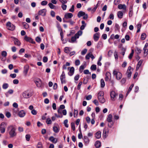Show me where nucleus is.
<instances>
[{
    "mask_svg": "<svg viewBox=\"0 0 148 148\" xmlns=\"http://www.w3.org/2000/svg\"><path fill=\"white\" fill-rule=\"evenodd\" d=\"M101 88H103L105 86V83L103 79L101 80Z\"/></svg>",
    "mask_w": 148,
    "mask_h": 148,
    "instance_id": "obj_36",
    "label": "nucleus"
},
{
    "mask_svg": "<svg viewBox=\"0 0 148 148\" xmlns=\"http://www.w3.org/2000/svg\"><path fill=\"white\" fill-rule=\"evenodd\" d=\"M143 62V60H140L138 62L136 67V70H138L140 66L141 65L142 62Z\"/></svg>",
    "mask_w": 148,
    "mask_h": 148,
    "instance_id": "obj_21",
    "label": "nucleus"
},
{
    "mask_svg": "<svg viewBox=\"0 0 148 148\" xmlns=\"http://www.w3.org/2000/svg\"><path fill=\"white\" fill-rule=\"evenodd\" d=\"M26 114L25 112L23 110H21L19 112V116L21 117H23L25 116Z\"/></svg>",
    "mask_w": 148,
    "mask_h": 148,
    "instance_id": "obj_12",
    "label": "nucleus"
},
{
    "mask_svg": "<svg viewBox=\"0 0 148 148\" xmlns=\"http://www.w3.org/2000/svg\"><path fill=\"white\" fill-rule=\"evenodd\" d=\"M99 102L102 103H104L105 101V99L103 97H101L100 98H98Z\"/></svg>",
    "mask_w": 148,
    "mask_h": 148,
    "instance_id": "obj_25",
    "label": "nucleus"
},
{
    "mask_svg": "<svg viewBox=\"0 0 148 148\" xmlns=\"http://www.w3.org/2000/svg\"><path fill=\"white\" fill-rule=\"evenodd\" d=\"M78 111L77 110H74V117H77V116L78 114Z\"/></svg>",
    "mask_w": 148,
    "mask_h": 148,
    "instance_id": "obj_43",
    "label": "nucleus"
},
{
    "mask_svg": "<svg viewBox=\"0 0 148 148\" xmlns=\"http://www.w3.org/2000/svg\"><path fill=\"white\" fill-rule=\"evenodd\" d=\"M86 67V65L85 64L82 65H81L79 67V72L80 73H82Z\"/></svg>",
    "mask_w": 148,
    "mask_h": 148,
    "instance_id": "obj_26",
    "label": "nucleus"
},
{
    "mask_svg": "<svg viewBox=\"0 0 148 148\" xmlns=\"http://www.w3.org/2000/svg\"><path fill=\"white\" fill-rule=\"evenodd\" d=\"M82 25L80 27V29L81 30H83L84 29L85 27L86 26V23H85V22L84 21H82Z\"/></svg>",
    "mask_w": 148,
    "mask_h": 148,
    "instance_id": "obj_16",
    "label": "nucleus"
},
{
    "mask_svg": "<svg viewBox=\"0 0 148 148\" xmlns=\"http://www.w3.org/2000/svg\"><path fill=\"white\" fill-rule=\"evenodd\" d=\"M24 39L27 42H28L33 44L35 43V42L33 41V40L31 38L28 37L27 36H25Z\"/></svg>",
    "mask_w": 148,
    "mask_h": 148,
    "instance_id": "obj_6",
    "label": "nucleus"
},
{
    "mask_svg": "<svg viewBox=\"0 0 148 148\" xmlns=\"http://www.w3.org/2000/svg\"><path fill=\"white\" fill-rule=\"evenodd\" d=\"M31 113L32 114L34 115H35L37 114V111L34 109L32 110L31 111Z\"/></svg>",
    "mask_w": 148,
    "mask_h": 148,
    "instance_id": "obj_63",
    "label": "nucleus"
},
{
    "mask_svg": "<svg viewBox=\"0 0 148 148\" xmlns=\"http://www.w3.org/2000/svg\"><path fill=\"white\" fill-rule=\"evenodd\" d=\"M130 11L129 12V16L131 17L132 15L133 11H132V7H130Z\"/></svg>",
    "mask_w": 148,
    "mask_h": 148,
    "instance_id": "obj_34",
    "label": "nucleus"
},
{
    "mask_svg": "<svg viewBox=\"0 0 148 148\" xmlns=\"http://www.w3.org/2000/svg\"><path fill=\"white\" fill-rule=\"evenodd\" d=\"M84 140L85 145H87L89 142V140L88 137L85 136L84 137Z\"/></svg>",
    "mask_w": 148,
    "mask_h": 148,
    "instance_id": "obj_15",
    "label": "nucleus"
},
{
    "mask_svg": "<svg viewBox=\"0 0 148 148\" xmlns=\"http://www.w3.org/2000/svg\"><path fill=\"white\" fill-rule=\"evenodd\" d=\"M93 102L96 106H98L99 105L98 101L96 99L94 100L93 101Z\"/></svg>",
    "mask_w": 148,
    "mask_h": 148,
    "instance_id": "obj_61",
    "label": "nucleus"
},
{
    "mask_svg": "<svg viewBox=\"0 0 148 148\" xmlns=\"http://www.w3.org/2000/svg\"><path fill=\"white\" fill-rule=\"evenodd\" d=\"M105 77V81H110L111 79V75H106Z\"/></svg>",
    "mask_w": 148,
    "mask_h": 148,
    "instance_id": "obj_28",
    "label": "nucleus"
},
{
    "mask_svg": "<svg viewBox=\"0 0 148 148\" xmlns=\"http://www.w3.org/2000/svg\"><path fill=\"white\" fill-rule=\"evenodd\" d=\"M118 8L119 9H123L125 10H126V7L125 4H119L118 5Z\"/></svg>",
    "mask_w": 148,
    "mask_h": 148,
    "instance_id": "obj_13",
    "label": "nucleus"
},
{
    "mask_svg": "<svg viewBox=\"0 0 148 148\" xmlns=\"http://www.w3.org/2000/svg\"><path fill=\"white\" fill-rule=\"evenodd\" d=\"M104 95V93L102 91H100L98 95V98H99L101 97H103Z\"/></svg>",
    "mask_w": 148,
    "mask_h": 148,
    "instance_id": "obj_33",
    "label": "nucleus"
},
{
    "mask_svg": "<svg viewBox=\"0 0 148 148\" xmlns=\"http://www.w3.org/2000/svg\"><path fill=\"white\" fill-rule=\"evenodd\" d=\"M33 91L31 90H27L24 91L22 93V96L24 98L28 99L33 95Z\"/></svg>",
    "mask_w": 148,
    "mask_h": 148,
    "instance_id": "obj_2",
    "label": "nucleus"
},
{
    "mask_svg": "<svg viewBox=\"0 0 148 148\" xmlns=\"http://www.w3.org/2000/svg\"><path fill=\"white\" fill-rule=\"evenodd\" d=\"M91 56V53H88L86 56L85 58L87 60L89 59Z\"/></svg>",
    "mask_w": 148,
    "mask_h": 148,
    "instance_id": "obj_49",
    "label": "nucleus"
},
{
    "mask_svg": "<svg viewBox=\"0 0 148 148\" xmlns=\"http://www.w3.org/2000/svg\"><path fill=\"white\" fill-rule=\"evenodd\" d=\"M114 56L115 57V58L116 60H117L118 58V56L117 54V53L116 51L114 52Z\"/></svg>",
    "mask_w": 148,
    "mask_h": 148,
    "instance_id": "obj_53",
    "label": "nucleus"
},
{
    "mask_svg": "<svg viewBox=\"0 0 148 148\" xmlns=\"http://www.w3.org/2000/svg\"><path fill=\"white\" fill-rule=\"evenodd\" d=\"M85 12L82 11H81L79 12L77 14V16L79 18H80L81 16H83L85 15Z\"/></svg>",
    "mask_w": 148,
    "mask_h": 148,
    "instance_id": "obj_24",
    "label": "nucleus"
},
{
    "mask_svg": "<svg viewBox=\"0 0 148 148\" xmlns=\"http://www.w3.org/2000/svg\"><path fill=\"white\" fill-rule=\"evenodd\" d=\"M143 50L144 51V55L145 56H146L147 54V53L148 52V49L147 48H143Z\"/></svg>",
    "mask_w": 148,
    "mask_h": 148,
    "instance_id": "obj_45",
    "label": "nucleus"
},
{
    "mask_svg": "<svg viewBox=\"0 0 148 148\" xmlns=\"http://www.w3.org/2000/svg\"><path fill=\"white\" fill-rule=\"evenodd\" d=\"M65 75H61L60 76V79L62 84L65 82Z\"/></svg>",
    "mask_w": 148,
    "mask_h": 148,
    "instance_id": "obj_19",
    "label": "nucleus"
},
{
    "mask_svg": "<svg viewBox=\"0 0 148 148\" xmlns=\"http://www.w3.org/2000/svg\"><path fill=\"white\" fill-rule=\"evenodd\" d=\"M108 131L106 130V129H104L103 130V136H104L105 138H106L108 136Z\"/></svg>",
    "mask_w": 148,
    "mask_h": 148,
    "instance_id": "obj_30",
    "label": "nucleus"
},
{
    "mask_svg": "<svg viewBox=\"0 0 148 148\" xmlns=\"http://www.w3.org/2000/svg\"><path fill=\"white\" fill-rule=\"evenodd\" d=\"M68 121V120L67 119H66L64 121V124L66 127H69V125L67 124Z\"/></svg>",
    "mask_w": 148,
    "mask_h": 148,
    "instance_id": "obj_48",
    "label": "nucleus"
},
{
    "mask_svg": "<svg viewBox=\"0 0 148 148\" xmlns=\"http://www.w3.org/2000/svg\"><path fill=\"white\" fill-rule=\"evenodd\" d=\"M114 124V122L113 121H110L108 122V125L109 127H112L113 126Z\"/></svg>",
    "mask_w": 148,
    "mask_h": 148,
    "instance_id": "obj_20",
    "label": "nucleus"
},
{
    "mask_svg": "<svg viewBox=\"0 0 148 148\" xmlns=\"http://www.w3.org/2000/svg\"><path fill=\"white\" fill-rule=\"evenodd\" d=\"M74 5H73L72 6V7H71V8H70L69 10V11L71 12H73L74 11Z\"/></svg>",
    "mask_w": 148,
    "mask_h": 148,
    "instance_id": "obj_59",
    "label": "nucleus"
},
{
    "mask_svg": "<svg viewBox=\"0 0 148 148\" xmlns=\"http://www.w3.org/2000/svg\"><path fill=\"white\" fill-rule=\"evenodd\" d=\"M97 69V66L95 64L92 65L90 67V69L92 71L96 70Z\"/></svg>",
    "mask_w": 148,
    "mask_h": 148,
    "instance_id": "obj_38",
    "label": "nucleus"
},
{
    "mask_svg": "<svg viewBox=\"0 0 148 148\" xmlns=\"http://www.w3.org/2000/svg\"><path fill=\"white\" fill-rule=\"evenodd\" d=\"M117 15L118 18L121 19L123 17V14L122 12L119 11L118 12Z\"/></svg>",
    "mask_w": 148,
    "mask_h": 148,
    "instance_id": "obj_18",
    "label": "nucleus"
},
{
    "mask_svg": "<svg viewBox=\"0 0 148 148\" xmlns=\"http://www.w3.org/2000/svg\"><path fill=\"white\" fill-rule=\"evenodd\" d=\"M64 52L66 53H68L69 52V48L68 47H65L64 49Z\"/></svg>",
    "mask_w": 148,
    "mask_h": 148,
    "instance_id": "obj_54",
    "label": "nucleus"
},
{
    "mask_svg": "<svg viewBox=\"0 0 148 148\" xmlns=\"http://www.w3.org/2000/svg\"><path fill=\"white\" fill-rule=\"evenodd\" d=\"M8 84L7 83H4L2 86V88L4 89H7L8 87Z\"/></svg>",
    "mask_w": 148,
    "mask_h": 148,
    "instance_id": "obj_39",
    "label": "nucleus"
},
{
    "mask_svg": "<svg viewBox=\"0 0 148 148\" xmlns=\"http://www.w3.org/2000/svg\"><path fill=\"white\" fill-rule=\"evenodd\" d=\"M134 86V84H132L130 86V87L129 88L128 90L127 91V94L126 95V96L127 95H128L129 93V92L131 91V90H132V88Z\"/></svg>",
    "mask_w": 148,
    "mask_h": 148,
    "instance_id": "obj_31",
    "label": "nucleus"
},
{
    "mask_svg": "<svg viewBox=\"0 0 148 148\" xmlns=\"http://www.w3.org/2000/svg\"><path fill=\"white\" fill-rule=\"evenodd\" d=\"M7 125V124L5 122H2L0 125V131L1 132L4 133L5 131V128Z\"/></svg>",
    "mask_w": 148,
    "mask_h": 148,
    "instance_id": "obj_4",
    "label": "nucleus"
},
{
    "mask_svg": "<svg viewBox=\"0 0 148 148\" xmlns=\"http://www.w3.org/2000/svg\"><path fill=\"white\" fill-rule=\"evenodd\" d=\"M46 123L47 124H51V121L50 118H48L47 119Z\"/></svg>",
    "mask_w": 148,
    "mask_h": 148,
    "instance_id": "obj_47",
    "label": "nucleus"
},
{
    "mask_svg": "<svg viewBox=\"0 0 148 148\" xmlns=\"http://www.w3.org/2000/svg\"><path fill=\"white\" fill-rule=\"evenodd\" d=\"M112 114H109L108 115V118L107 119V122L112 121Z\"/></svg>",
    "mask_w": 148,
    "mask_h": 148,
    "instance_id": "obj_32",
    "label": "nucleus"
},
{
    "mask_svg": "<svg viewBox=\"0 0 148 148\" xmlns=\"http://www.w3.org/2000/svg\"><path fill=\"white\" fill-rule=\"evenodd\" d=\"M48 3L46 1H43L41 2V4L42 5H46Z\"/></svg>",
    "mask_w": 148,
    "mask_h": 148,
    "instance_id": "obj_52",
    "label": "nucleus"
},
{
    "mask_svg": "<svg viewBox=\"0 0 148 148\" xmlns=\"http://www.w3.org/2000/svg\"><path fill=\"white\" fill-rule=\"evenodd\" d=\"M61 7L63 10H65L67 8V6L66 5L62 4L61 5Z\"/></svg>",
    "mask_w": 148,
    "mask_h": 148,
    "instance_id": "obj_62",
    "label": "nucleus"
},
{
    "mask_svg": "<svg viewBox=\"0 0 148 148\" xmlns=\"http://www.w3.org/2000/svg\"><path fill=\"white\" fill-rule=\"evenodd\" d=\"M49 140L53 143H56L58 141V139L53 136H51L49 138Z\"/></svg>",
    "mask_w": 148,
    "mask_h": 148,
    "instance_id": "obj_10",
    "label": "nucleus"
},
{
    "mask_svg": "<svg viewBox=\"0 0 148 148\" xmlns=\"http://www.w3.org/2000/svg\"><path fill=\"white\" fill-rule=\"evenodd\" d=\"M13 92V90L12 89H10L7 92L5 95H7L8 93L10 94H12Z\"/></svg>",
    "mask_w": 148,
    "mask_h": 148,
    "instance_id": "obj_55",
    "label": "nucleus"
},
{
    "mask_svg": "<svg viewBox=\"0 0 148 148\" xmlns=\"http://www.w3.org/2000/svg\"><path fill=\"white\" fill-rule=\"evenodd\" d=\"M136 53L137 54H140L141 52V49H140L137 48V49H136Z\"/></svg>",
    "mask_w": 148,
    "mask_h": 148,
    "instance_id": "obj_60",
    "label": "nucleus"
},
{
    "mask_svg": "<svg viewBox=\"0 0 148 148\" xmlns=\"http://www.w3.org/2000/svg\"><path fill=\"white\" fill-rule=\"evenodd\" d=\"M82 33L83 32L82 31L79 30L75 34L74 37H75L76 39L78 38L79 36L82 34Z\"/></svg>",
    "mask_w": 148,
    "mask_h": 148,
    "instance_id": "obj_14",
    "label": "nucleus"
},
{
    "mask_svg": "<svg viewBox=\"0 0 148 148\" xmlns=\"http://www.w3.org/2000/svg\"><path fill=\"white\" fill-rule=\"evenodd\" d=\"M16 126L14 125H10L7 127V131L11 138L15 137L17 135Z\"/></svg>",
    "mask_w": 148,
    "mask_h": 148,
    "instance_id": "obj_1",
    "label": "nucleus"
},
{
    "mask_svg": "<svg viewBox=\"0 0 148 148\" xmlns=\"http://www.w3.org/2000/svg\"><path fill=\"white\" fill-rule=\"evenodd\" d=\"M110 95L111 100L114 101L115 100L116 97L118 95V94L114 91H112L110 92Z\"/></svg>",
    "mask_w": 148,
    "mask_h": 148,
    "instance_id": "obj_5",
    "label": "nucleus"
},
{
    "mask_svg": "<svg viewBox=\"0 0 148 148\" xmlns=\"http://www.w3.org/2000/svg\"><path fill=\"white\" fill-rule=\"evenodd\" d=\"M134 51L133 50H132V52L131 53H130L129 56V58L130 59H131L133 56V54H134Z\"/></svg>",
    "mask_w": 148,
    "mask_h": 148,
    "instance_id": "obj_46",
    "label": "nucleus"
},
{
    "mask_svg": "<svg viewBox=\"0 0 148 148\" xmlns=\"http://www.w3.org/2000/svg\"><path fill=\"white\" fill-rule=\"evenodd\" d=\"M70 69L69 72L71 74H73L74 72V68L73 67H72L71 68L69 67L68 69Z\"/></svg>",
    "mask_w": 148,
    "mask_h": 148,
    "instance_id": "obj_40",
    "label": "nucleus"
},
{
    "mask_svg": "<svg viewBox=\"0 0 148 148\" xmlns=\"http://www.w3.org/2000/svg\"><path fill=\"white\" fill-rule=\"evenodd\" d=\"M48 5L49 6V7L51 8V9H53L55 5H53L52 3H49L48 4Z\"/></svg>",
    "mask_w": 148,
    "mask_h": 148,
    "instance_id": "obj_58",
    "label": "nucleus"
},
{
    "mask_svg": "<svg viewBox=\"0 0 148 148\" xmlns=\"http://www.w3.org/2000/svg\"><path fill=\"white\" fill-rule=\"evenodd\" d=\"M87 50L86 49H85L83 50L81 52V54L82 55H84L86 53Z\"/></svg>",
    "mask_w": 148,
    "mask_h": 148,
    "instance_id": "obj_56",
    "label": "nucleus"
},
{
    "mask_svg": "<svg viewBox=\"0 0 148 148\" xmlns=\"http://www.w3.org/2000/svg\"><path fill=\"white\" fill-rule=\"evenodd\" d=\"M53 130L54 132L56 133L60 131L59 127L56 126L53 127Z\"/></svg>",
    "mask_w": 148,
    "mask_h": 148,
    "instance_id": "obj_22",
    "label": "nucleus"
},
{
    "mask_svg": "<svg viewBox=\"0 0 148 148\" xmlns=\"http://www.w3.org/2000/svg\"><path fill=\"white\" fill-rule=\"evenodd\" d=\"M46 10L45 9H44L39 11L38 14L39 15L44 16L46 15Z\"/></svg>",
    "mask_w": 148,
    "mask_h": 148,
    "instance_id": "obj_9",
    "label": "nucleus"
},
{
    "mask_svg": "<svg viewBox=\"0 0 148 148\" xmlns=\"http://www.w3.org/2000/svg\"><path fill=\"white\" fill-rule=\"evenodd\" d=\"M100 34L99 32H97L93 35V39L95 41H97L99 38Z\"/></svg>",
    "mask_w": 148,
    "mask_h": 148,
    "instance_id": "obj_8",
    "label": "nucleus"
},
{
    "mask_svg": "<svg viewBox=\"0 0 148 148\" xmlns=\"http://www.w3.org/2000/svg\"><path fill=\"white\" fill-rule=\"evenodd\" d=\"M95 145L96 147L99 148L101 147V143L99 141H97L95 143Z\"/></svg>",
    "mask_w": 148,
    "mask_h": 148,
    "instance_id": "obj_27",
    "label": "nucleus"
},
{
    "mask_svg": "<svg viewBox=\"0 0 148 148\" xmlns=\"http://www.w3.org/2000/svg\"><path fill=\"white\" fill-rule=\"evenodd\" d=\"M31 136L29 134H27L25 136L26 140L27 141H29L30 140Z\"/></svg>",
    "mask_w": 148,
    "mask_h": 148,
    "instance_id": "obj_51",
    "label": "nucleus"
},
{
    "mask_svg": "<svg viewBox=\"0 0 148 148\" xmlns=\"http://www.w3.org/2000/svg\"><path fill=\"white\" fill-rule=\"evenodd\" d=\"M76 38H75V37L74 36H73L71 38V40H69V42H70L73 43L76 41Z\"/></svg>",
    "mask_w": 148,
    "mask_h": 148,
    "instance_id": "obj_37",
    "label": "nucleus"
},
{
    "mask_svg": "<svg viewBox=\"0 0 148 148\" xmlns=\"http://www.w3.org/2000/svg\"><path fill=\"white\" fill-rule=\"evenodd\" d=\"M57 27L59 31L63 32V31L62 28H61V27H60V26L59 24H58L57 25Z\"/></svg>",
    "mask_w": 148,
    "mask_h": 148,
    "instance_id": "obj_50",
    "label": "nucleus"
},
{
    "mask_svg": "<svg viewBox=\"0 0 148 148\" xmlns=\"http://www.w3.org/2000/svg\"><path fill=\"white\" fill-rule=\"evenodd\" d=\"M114 75L118 80L120 79L122 77V75Z\"/></svg>",
    "mask_w": 148,
    "mask_h": 148,
    "instance_id": "obj_42",
    "label": "nucleus"
},
{
    "mask_svg": "<svg viewBox=\"0 0 148 148\" xmlns=\"http://www.w3.org/2000/svg\"><path fill=\"white\" fill-rule=\"evenodd\" d=\"M1 55L4 58H5L7 55V53L5 51H3L1 52Z\"/></svg>",
    "mask_w": 148,
    "mask_h": 148,
    "instance_id": "obj_41",
    "label": "nucleus"
},
{
    "mask_svg": "<svg viewBox=\"0 0 148 148\" xmlns=\"http://www.w3.org/2000/svg\"><path fill=\"white\" fill-rule=\"evenodd\" d=\"M80 64V61L79 60H75V64L76 66H78Z\"/></svg>",
    "mask_w": 148,
    "mask_h": 148,
    "instance_id": "obj_57",
    "label": "nucleus"
},
{
    "mask_svg": "<svg viewBox=\"0 0 148 148\" xmlns=\"http://www.w3.org/2000/svg\"><path fill=\"white\" fill-rule=\"evenodd\" d=\"M133 71V69L130 66L128 67V69L127 71V74H131L132 73V71Z\"/></svg>",
    "mask_w": 148,
    "mask_h": 148,
    "instance_id": "obj_23",
    "label": "nucleus"
},
{
    "mask_svg": "<svg viewBox=\"0 0 148 148\" xmlns=\"http://www.w3.org/2000/svg\"><path fill=\"white\" fill-rule=\"evenodd\" d=\"M15 45L18 46H20L21 45V43L19 40L17 38L15 39L14 41Z\"/></svg>",
    "mask_w": 148,
    "mask_h": 148,
    "instance_id": "obj_29",
    "label": "nucleus"
},
{
    "mask_svg": "<svg viewBox=\"0 0 148 148\" xmlns=\"http://www.w3.org/2000/svg\"><path fill=\"white\" fill-rule=\"evenodd\" d=\"M6 26L7 29L8 30L13 31L15 29V26L10 21L7 22Z\"/></svg>",
    "mask_w": 148,
    "mask_h": 148,
    "instance_id": "obj_3",
    "label": "nucleus"
},
{
    "mask_svg": "<svg viewBox=\"0 0 148 148\" xmlns=\"http://www.w3.org/2000/svg\"><path fill=\"white\" fill-rule=\"evenodd\" d=\"M73 16V14L71 13H66L64 16V17L66 19H69L71 18Z\"/></svg>",
    "mask_w": 148,
    "mask_h": 148,
    "instance_id": "obj_11",
    "label": "nucleus"
},
{
    "mask_svg": "<svg viewBox=\"0 0 148 148\" xmlns=\"http://www.w3.org/2000/svg\"><path fill=\"white\" fill-rule=\"evenodd\" d=\"M101 132L100 131H98L95 134V137L97 139H99L101 137Z\"/></svg>",
    "mask_w": 148,
    "mask_h": 148,
    "instance_id": "obj_17",
    "label": "nucleus"
},
{
    "mask_svg": "<svg viewBox=\"0 0 148 148\" xmlns=\"http://www.w3.org/2000/svg\"><path fill=\"white\" fill-rule=\"evenodd\" d=\"M146 37V34L145 33H143L141 36V38L142 40H144L145 39Z\"/></svg>",
    "mask_w": 148,
    "mask_h": 148,
    "instance_id": "obj_44",
    "label": "nucleus"
},
{
    "mask_svg": "<svg viewBox=\"0 0 148 148\" xmlns=\"http://www.w3.org/2000/svg\"><path fill=\"white\" fill-rule=\"evenodd\" d=\"M5 115L8 118H9L11 116L10 113L9 112H7L6 113Z\"/></svg>",
    "mask_w": 148,
    "mask_h": 148,
    "instance_id": "obj_64",
    "label": "nucleus"
},
{
    "mask_svg": "<svg viewBox=\"0 0 148 148\" xmlns=\"http://www.w3.org/2000/svg\"><path fill=\"white\" fill-rule=\"evenodd\" d=\"M29 70V66L28 65H26L24 66V73H27Z\"/></svg>",
    "mask_w": 148,
    "mask_h": 148,
    "instance_id": "obj_35",
    "label": "nucleus"
},
{
    "mask_svg": "<svg viewBox=\"0 0 148 148\" xmlns=\"http://www.w3.org/2000/svg\"><path fill=\"white\" fill-rule=\"evenodd\" d=\"M34 82L37 87H39L41 86L42 82L39 79H36L34 80Z\"/></svg>",
    "mask_w": 148,
    "mask_h": 148,
    "instance_id": "obj_7",
    "label": "nucleus"
}]
</instances>
